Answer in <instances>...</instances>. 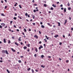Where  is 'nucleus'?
Returning a JSON list of instances; mask_svg holds the SVG:
<instances>
[{
	"mask_svg": "<svg viewBox=\"0 0 73 73\" xmlns=\"http://www.w3.org/2000/svg\"><path fill=\"white\" fill-rule=\"evenodd\" d=\"M1 25H2L3 26V27H5V24L4 23H1Z\"/></svg>",
	"mask_w": 73,
	"mask_h": 73,
	"instance_id": "nucleus-2",
	"label": "nucleus"
},
{
	"mask_svg": "<svg viewBox=\"0 0 73 73\" xmlns=\"http://www.w3.org/2000/svg\"><path fill=\"white\" fill-rule=\"evenodd\" d=\"M58 37V35L54 36V37H55V38H57V37Z\"/></svg>",
	"mask_w": 73,
	"mask_h": 73,
	"instance_id": "nucleus-18",
	"label": "nucleus"
},
{
	"mask_svg": "<svg viewBox=\"0 0 73 73\" xmlns=\"http://www.w3.org/2000/svg\"><path fill=\"white\" fill-rule=\"evenodd\" d=\"M33 12H34L35 13L36 12V10H34Z\"/></svg>",
	"mask_w": 73,
	"mask_h": 73,
	"instance_id": "nucleus-42",
	"label": "nucleus"
},
{
	"mask_svg": "<svg viewBox=\"0 0 73 73\" xmlns=\"http://www.w3.org/2000/svg\"><path fill=\"white\" fill-rule=\"evenodd\" d=\"M52 6L54 7V8H56V5H54V4L52 5Z\"/></svg>",
	"mask_w": 73,
	"mask_h": 73,
	"instance_id": "nucleus-14",
	"label": "nucleus"
},
{
	"mask_svg": "<svg viewBox=\"0 0 73 73\" xmlns=\"http://www.w3.org/2000/svg\"><path fill=\"white\" fill-rule=\"evenodd\" d=\"M66 23H67V20H66L65 21V22Z\"/></svg>",
	"mask_w": 73,
	"mask_h": 73,
	"instance_id": "nucleus-41",
	"label": "nucleus"
},
{
	"mask_svg": "<svg viewBox=\"0 0 73 73\" xmlns=\"http://www.w3.org/2000/svg\"><path fill=\"white\" fill-rule=\"evenodd\" d=\"M3 41H4V43H6V40L5 38L4 39Z\"/></svg>",
	"mask_w": 73,
	"mask_h": 73,
	"instance_id": "nucleus-7",
	"label": "nucleus"
},
{
	"mask_svg": "<svg viewBox=\"0 0 73 73\" xmlns=\"http://www.w3.org/2000/svg\"><path fill=\"white\" fill-rule=\"evenodd\" d=\"M2 53H4H4H5V50H2Z\"/></svg>",
	"mask_w": 73,
	"mask_h": 73,
	"instance_id": "nucleus-9",
	"label": "nucleus"
},
{
	"mask_svg": "<svg viewBox=\"0 0 73 73\" xmlns=\"http://www.w3.org/2000/svg\"><path fill=\"white\" fill-rule=\"evenodd\" d=\"M22 35H25V34L23 32L22 33Z\"/></svg>",
	"mask_w": 73,
	"mask_h": 73,
	"instance_id": "nucleus-54",
	"label": "nucleus"
},
{
	"mask_svg": "<svg viewBox=\"0 0 73 73\" xmlns=\"http://www.w3.org/2000/svg\"><path fill=\"white\" fill-rule=\"evenodd\" d=\"M41 67H42V68H45V66H43V65H42L41 66Z\"/></svg>",
	"mask_w": 73,
	"mask_h": 73,
	"instance_id": "nucleus-22",
	"label": "nucleus"
},
{
	"mask_svg": "<svg viewBox=\"0 0 73 73\" xmlns=\"http://www.w3.org/2000/svg\"><path fill=\"white\" fill-rule=\"evenodd\" d=\"M12 38H13V39H14L15 38V37H14V36H12Z\"/></svg>",
	"mask_w": 73,
	"mask_h": 73,
	"instance_id": "nucleus-58",
	"label": "nucleus"
},
{
	"mask_svg": "<svg viewBox=\"0 0 73 73\" xmlns=\"http://www.w3.org/2000/svg\"><path fill=\"white\" fill-rule=\"evenodd\" d=\"M12 50V51H13L14 52H15L16 50H14V49H13V48H12L11 49Z\"/></svg>",
	"mask_w": 73,
	"mask_h": 73,
	"instance_id": "nucleus-4",
	"label": "nucleus"
},
{
	"mask_svg": "<svg viewBox=\"0 0 73 73\" xmlns=\"http://www.w3.org/2000/svg\"><path fill=\"white\" fill-rule=\"evenodd\" d=\"M18 17L19 18H20V19H22V18H21V17H20L19 16H18Z\"/></svg>",
	"mask_w": 73,
	"mask_h": 73,
	"instance_id": "nucleus-36",
	"label": "nucleus"
},
{
	"mask_svg": "<svg viewBox=\"0 0 73 73\" xmlns=\"http://www.w3.org/2000/svg\"><path fill=\"white\" fill-rule=\"evenodd\" d=\"M31 68H29L28 69H27V70L29 71L30 70H31Z\"/></svg>",
	"mask_w": 73,
	"mask_h": 73,
	"instance_id": "nucleus-23",
	"label": "nucleus"
},
{
	"mask_svg": "<svg viewBox=\"0 0 73 73\" xmlns=\"http://www.w3.org/2000/svg\"><path fill=\"white\" fill-rule=\"evenodd\" d=\"M23 31L25 32H27V30L25 29H24Z\"/></svg>",
	"mask_w": 73,
	"mask_h": 73,
	"instance_id": "nucleus-16",
	"label": "nucleus"
},
{
	"mask_svg": "<svg viewBox=\"0 0 73 73\" xmlns=\"http://www.w3.org/2000/svg\"><path fill=\"white\" fill-rule=\"evenodd\" d=\"M46 38L47 39V40H49V37H48V36L46 35L45 36Z\"/></svg>",
	"mask_w": 73,
	"mask_h": 73,
	"instance_id": "nucleus-6",
	"label": "nucleus"
},
{
	"mask_svg": "<svg viewBox=\"0 0 73 73\" xmlns=\"http://www.w3.org/2000/svg\"><path fill=\"white\" fill-rule=\"evenodd\" d=\"M5 53L6 54H9V53H8V51L7 50H6L5 51Z\"/></svg>",
	"mask_w": 73,
	"mask_h": 73,
	"instance_id": "nucleus-10",
	"label": "nucleus"
},
{
	"mask_svg": "<svg viewBox=\"0 0 73 73\" xmlns=\"http://www.w3.org/2000/svg\"><path fill=\"white\" fill-rule=\"evenodd\" d=\"M44 7H46V4H44Z\"/></svg>",
	"mask_w": 73,
	"mask_h": 73,
	"instance_id": "nucleus-34",
	"label": "nucleus"
},
{
	"mask_svg": "<svg viewBox=\"0 0 73 73\" xmlns=\"http://www.w3.org/2000/svg\"><path fill=\"white\" fill-rule=\"evenodd\" d=\"M61 9L62 10H63V9H64V8L63 7L61 8Z\"/></svg>",
	"mask_w": 73,
	"mask_h": 73,
	"instance_id": "nucleus-59",
	"label": "nucleus"
},
{
	"mask_svg": "<svg viewBox=\"0 0 73 73\" xmlns=\"http://www.w3.org/2000/svg\"><path fill=\"white\" fill-rule=\"evenodd\" d=\"M17 4V3H16V4L14 5L15 7H16V5Z\"/></svg>",
	"mask_w": 73,
	"mask_h": 73,
	"instance_id": "nucleus-31",
	"label": "nucleus"
},
{
	"mask_svg": "<svg viewBox=\"0 0 73 73\" xmlns=\"http://www.w3.org/2000/svg\"><path fill=\"white\" fill-rule=\"evenodd\" d=\"M35 50L36 52H38V50H37V48H36L35 49Z\"/></svg>",
	"mask_w": 73,
	"mask_h": 73,
	"instance_id": "nucleus-17",
	"label": "nucleus"
},
{
	"mask_svg": "<svg viewBox=\"0 0 73 73\" xmlns=\"http://www.w3.org/2000/svg\"><path fill=\"white\" fill-rule=\"evenodd\" d=\"M33 25H36V24L35 23H33Z\"/></svg>",
	"mask_w": 73,
	"mask_h": 73,
	"instance_id": "nucleus-45",
	"label": "nucleus"
},
{
	"mask_svg": "<svg viewBox=\"0 0 73 73\" xmlns=\"http://www.w3.org/2000/svg\"><path fill=\"white\" fill-rule=\"evenodd\" d=\"M13 19L14 20H16L17 19V18H16V17H14Z\"/></svg>",
	"mask_w": 73,
	"mask_h": 73,
	"instance_id": "nucleus-30",
	"label": "nucleus"
},
{
	"mask_svg": "<svg viewBox=\"0 0 73 73\" xmlns=\"http://www.w3.org/2000/svg\"><path fill=\"white\" fill-rule=\"evenodd\" d=\"M41 48H43V47L42 45H40V46L39 47V49L40 50Z\"/></svg>",
	"mask_w": 73,
	"mask_h": 73,
	"instance_id": "nucleus-1",
	"label": "nucleus"
},
{
	"mask_svg": "<svg viewBox=\"0 0 73 73\" xmlns=\"http://www.w3.org/2000/svg\"><path fill=\"white\" fill-rule=\"evenodd\" d=\"M41 27L42 28H45V26H44L43 25H42L41 26Z\"/></svg>",
	"mask_w": 73,
	"mask_h": 73,
	"instance_id": "nucleus-19",
	"label": "nucleus"
},
{
	"mask_svg": "<svg viewBox=\"0 0 73 73\" xmlns=\"http://www.w3.org/2000/svg\"><path fill=\"white\" fill-rule=\"evenodd\" d=\"M31 16H32V17H33V19H35V15H33V14H32Z\"/></svg>",
	"mask_w": 73,
	"mask_h": 73,
	"instance_id": "nucleus-3",
	"label": "nucleus"
},
{
	"mask_svg": "<svg viewBox=\"0 0 73 73\" xmlns=\"http://www.w3.org/2000/svg\"><path fill=\"white\" fill-rule=\"evenodd\" d=\"M32 2L33 3H35V0H33L32 1Z\"/></svg>",
	"mask_w": 73,
	"mask_h": 73,
	"instance_id": "nucleus-62",
	"label": "nucleus"
},
{
	"mask_svg": "<svg viewBox=\"0 0 73 73\" xmlns=\"http://www.w3.org/2000/svg\"><path fill=\"white\" fill-rule=\"evenodd\" d=\"M68 6H69L70 5V4H69V3H68Z\"/></svg>",
	"mask_w": 73,
	"mask_h": 73,
	"instance_id": "nucleus-57",
	"label": "nucleus"
},
{
	"mask_svg": "<svg viewBox=\"0 0 73 73\" xmlns=\"http://www.w3.org/2000/svg\"><path fill=\"white\" fill-rule=\"evenodd\" d=\"M2 28V26H1V25H0V28L1 29V28Z\"/></svg>",
	"mask_w": 73,
	"mask_h": 73,
	"instance_id": "nucleus-44",
	"label": "nucleus"
},
{
	"mask_svg": "<svg viewBox=\"0 0 73 73\" xmlns=\"http://www.w3.org/2000/svg\"><path fill=\"white\" fill-rule=\"evenodd\" d=\"M37 36V35H35V36H34V37H35V38H36V37Z\"/></svg>",
	"mask_w": 73,
	"mask_h": 73,
	"instance_id": "nucleus-49",
	"label": "nucleus"
},
{
	"mask_svg": "<svg viewBox=\"0 0 73 73\" xmlns=\"http://www.w3.org/2000/svg\"><path fill=\"white\" fill-rule=\"evenodd\" d=\"M40 25H42V22H41L40 23Z\"/></svg>",
	"mask_w": 73,
	"mask_h": 73,
	"instance_id": "nucleus-52",
	"label": "nucleus"
},
{
	"mask_svg": "<svg viewBox=\"0 0 73 73\" xmlns=\"http://www.w3.org/2000/svg\"><path fill=\"white\" fill-rule=\"evenodd\" d=\"M39 33L40 34H41V33L40 32V31H39Z\"/></svg>",
	"mask_w": 73,
	"mask_h": 73,
	"instance_id": "nucleus-56",
	"label": "nucleus"
},
{
	"mask_svg": "<svg viewBox=\"0 0 73 73\" xmlns=\"http://www.w3.org/2000/svg\"><path fill=\"white\" fill-rule=\"evenodd\" d=\"M21 45H23V43L22 42H21Z\"/></svg>",
	"mask_w": 73,
	"mask_h": 73,
	"instance_id": "nucleus-63",
	"label": "nucleus"
},
{
	"mask_svg": "<svg viewBox=\"0 0 73 73\" xmlns=\"http://www.w3.org/2000/svg\"><path fill=\"white\" fill-rule=\"evenodd\" d=\"M7 28V26H6V27H4V28Z\"/></svg>",
	"mask_w": 73,
	"mask_h": 73,
	"instance_id": "nucleus-60",
	"label": "nucleus"
},
{
	"mask_svg": "<svg viewBox=\"0 0 73 73\" xmlns=\"http://www.w3.org/2000/svg\"><path fill=\"white\" fill-rule=\"evenodd\" d=\"M27 47L26 46H25L23 47V49H25V50L26 49H27Z\"/></svg>",
	"mask_w": 73,
	"mask_h": 73,
	"instance_id": "nucleus-11",
	"label": "nucleus"
},
{
	"mask_svg": "<svg viewBox=\"0 0 73 73\" xmlns=\"http://www.w3.org/2000/svg\"><path fill=\"white\" fill-rule=\"evenodd\" d=\"M44 40L45 41L44 42H46L47 41V40H46V38H45V39H44Z\"/></svg>",
	"mask_w": 73,
	"mask_h": 73,
	"instance_id": "nucleus-15",
	"label": "nucleus"
},
{
	"mask_svg": "<svg viewBox=\"0 0 73 73\" xmlns=\"http://www.w3.org/2000/svg\"><path fill=\"white\" fill-rule=\"evenodd\" d=\"M31 70L32 73H34V70H33V69H32Z\"/></svg>",
	"mask_w": 73,
	"mask_h": 73,
	"instance_id": "nucleus-37",
	"label": "nucleus"
},
{
	"mask_svg": "<svg viewBox=\"0 0 73 73\" xmlns=\"http://www.w3.org/2000/svg\"><path fill=\"white\" fill-rule=\"evenodd\" d=\"M48 58H51V56H48Z\"/></svg>",
	"mask_w": 73,
	"mask_h": 73,
	"instance_id": "nucleus-46",
	"label": "nucleus"
},
{
	"mask_svg": "<svg viewBox=\"0 0 73 73\" xmlns=\"http://www.w3.org/2000/svg\"><path fill=\"white\" fill-rule=\"evenodd\" d=\"M17 32H19V29H17Z\"/></svg>",
	"mask_w": 73,
	"mask_h": 73,
	"instance_id": "nucleus-53",
	"label": "nucleus"
},
{
	"mask_svg": "<svg viewBox=\"0 0 73 73\" xmlns=\"http://www.w3.org/2000/svg\"><path fill=\"white\" fill-rule=\"evenodd\" d=\"M58 26L59 27H60V22H58Z\"/></svg>",
	"mask_w": 73,
	"mask_h": 73,
	"instance_id": "nucleus-21",
	"label": "nucleus"
},
{
	"mask_svg": "<svg viewBox=\"0 0 73 73\" xmlns=\"http://www.w3.org/2000/svg\"><path fill=\"white\" fill-rule=\"evenodd\" d=\"M15 45H17V46H18V45H19V44H18V43L17 42H15Z\"/></svg>",
	"mask_w": 73,
	"mask_h": 73,
	"instance_id": "nucleus-13",
	"label": "nucleus"
},
{
	"mask_svg": "<svg viewBox=\"0 0 73 73\" xmlns=\"http://www.w3.org/2000/svg\"><path fill=\"white\" fill-rule=\"evenodd\" d=\"M47 25L49 26H50V27H52V25H50V23H47Z\"/></svg>",
	"mask_w": 73,
	"mask_h": 73,
	"instance_id": "nucleus-5",
	"label": "nucleus"
},
{
	"mask_svg": "<svg viewBox=\"0 0 73 73\" xmlns=\"http://www.w3.org/2000/svg\"><path fill=\"white\" fill-rule=\"evenodd\" d=\"M12 23H13V22L12 21H11L10 24H12Z\"/></svg>",
	"mask_w": 73,
	"mask_h": 73,
	"instance_id": "nucleus-48",
	"label": "nucleus"
},
{
	"mask_svg": "<svg viewBox=\"0 0 73 73\" xmlns=\"http://www.w3.org/2000/svg\"><path fill=\"white\" fill-rule=\"evenodd\" d=\"M34 56L35 57H36V56H37V54H35L34 55Z\"/></svg>",
	"mask_w": 73,
	"mask_h": 73,
	"instance_id": "nucleus-38",
	"label": "nucleus"
},
{
	"mask_svg": "<svg viewBox=\"0 0 73 73\" xmlns=\"http://www.w3.org/2000/svg\"><path fill=\"white\" fill-rule=\"evenodd\" d=\"M29 48H28V49H27V52H29L30 51L29 50Z\"/></svg>",
	"mask_w": 73,
	"mask_h": 73,
	"instance_id": "nucleus-28",
	"label": "nucleus"
},
{
	"mask_svg": "<svg viewBox=\"0 0 73 73\" xmlns=\"http://www.w3.org/2000/svg\"><path fill=\"white\" fill-rule=\"evenodd\" d=\"M7 8V6H6L5 7V9H6Z\"/></svg>",
	"mask_w": 73,
	"mask_h": 73,
	"instance_id": "nucleus-40",
	"label": "nucleus"
},
{
	"mask_svg": "<svg viewBox=\"0 0 73 73\" xmlns=\"http://www.w3.org/2000/svg\"><path fill=\"white\" fill-rule=\"evenodd\" d=\"M28 17H30V16H29V15H28Z\"/></svg>",
	"mask_w": 73,
	"mask_h": 73,
	"instance_id": "nucleus-64",
	"label": "nucleus"
},
{
	"mask_svg": "<svg viewBox=\"0 0 73 73\" xmlns=\"http://www.w3.org/2000/svg\"><path fill=\"white\" fill-rule=\"evenodd\" d=\"M44 56L43 55H42L41 56V58H44Z\"/></svg>",
	"mask_w": 73,
	"mask_h": 73,
	"instance_id": "nucleus-24",
	"label": "nucleus"
},
{
	"mask_svg": "<svg viewBox=\"0 0 73 73\" xmlns=\"http://www.w3.org/2000/svg\"><path fill=\"white\" fill-rule=\"evenodd\" d=\"M18 62H19V63H21V61L19 60L18 61Z\"/></svg>",
	"mask_w": 73,
	"mask_h": 73,
	"instance_id": "nucleus-25",
	"label": "nucleus"
},
{
	"mask_svg": "<svg viewBox=\"0 0 73 73\" xmlns=\"http://www.w3.org/2000/svg\"><path fill=\"white\" fill-rule=\"evenodd\" d=\"M51 10H53V7H51L50 8Z\"/></svg>",
	"mask_w": 73,
	"mask_h": 73,
	"instance_id": "nucleus-33",
	"label": "nucleus"
},
{
	"mask_svg": "<svg viewBox=\"0 0 73 73\" xmlns=\"http://www.w3.org/2000/svg\"><path fill=\"white\" fill-rule=\"evenodd\" d=\"M71 30H72V31H73V27H72L71 28Z\"/></svg>",
	"mask_w": 73,
	"mask_h": 73,
	"instance_id": "nucleus-61",
	"label": "nucleus"
},
{
	"mask_svg": "<svg viewBox=\"0 0 73 73\" xmlns=\"http://www.w3.org/2000/svg\"><path fill=\"white\" fill-rule=\"evenodd\" d=\"M39 44H41V43H42V42H41V41H40L39 42H38Z\"/></svg>",
	"mask_w": 73,
	"mask_h": 73,
	"instance_id": "nucleus-35",
	"label": "nucleus"
},
{
	"mask_svg": "<svg viewBox=\"0 0 73 73\" xmlns=\"http://www.w3.org/2000/svg\"><path fill=\"white\" fill-rule=\"evenodd\" d=\"M28 45L29 47H30V44H28Z\"/></svg>",
	"mask_w": 73,
	"mask_h": 73,
	"instance_id": "nucleus-39",
	"label": "nucleus"
},
{
	"mask_svg": "<svg viewBox=\"0 0 73 73\" xmlns=\"http://www.w3.org/2000/svg\"><path fill=\"white\" fill-rule=\"evenodd\" d=\"M25 15L26 16H28V13H26L25 14Z\"/></svg>",
	"mask_w": 73,
	"mask_h": 73,
	"instance_id": "nucleus-29",
	"label": "nucleus"
},
{
	"mask_svg": "<svg viewBox=\"0 0 73 73\" xmlns=\"http://www.w3.org/2000/svg\"><path fill=\"white\" fill-rule=\"evenodd\" d=\"M7 72L8 73H10V72L9 71V70L8 69L7 70Z\"/></svg>",
	"mask_w": 73,
	"mask_h": 73,
	"instance_id": "nucleus-20",
	"label": "nucleus"
},
{
	"mask_svg": "<svg viewBox=\"0 0 73 73\" xmlns=\"http://www.w3.org/2000/svg\"><path fill=\"white\" fill-rule=\"evenodd\" d=\"M63 6V5H60V7H62Z\"/></svg>",
	"mask_w": 73,
	"mask_h": 73,
	"instance_id": "nucleus-50",
	"label": "nucleus"
},
{
	"mask_svg": "<svg viewBox=\"0 0 73 73\" xmlns=\"http://www.w3.org/2000/svg\"><path fill=\"white\" fill-rule=\"evenodd\" d=\"M69 60H67L66 61V62H69Z\"/></svg>",
	"mask_w": 73,
	"mask_h": 73,
	"instance_id": "nucleus-43",
	"label": "nucleus"
},
{
	"mask_svg": "<svg viewBox=\"0 0 73 73\" xmlns=\"http://www.w3.org/2000/svg\"><path fill=\"white\" fill-rule=\"evenodd\" d=\"M61 44H62V43H61V42H59V45H61Z\"/></svg>",
	"mask_w": 73,
	"mask_h": 73,
	"instance_id": "nucleus-47",
	"label": "nucleus"
},
{
	"mask_svg": "<svg viewBox=\"0 0 73 73\" xmlns=\"http://www.w3.org/2000/svg\"><path fill=\"white\" fill-rule=\"evenodd\" d=\"M10 43H11V41L10 40H9L8 42V43L9 44Z\"/></svg>",
	"mask_w": 73,
	"mask_h": 73,
	"instance_id": "nucleus-27",
	"label": "nucleus"
},
{
	"mask_svg": "<svg viewBox=\"0 0 73 73\" xmlns=\"http://www.w3.org/2000/svg\"><path fill=\"white\" fill-rule=\"evenodd\" d=\"M68 10H70L71 9V7H69L68 8Z\"/></svg>",
	"mask_w": 73,
	"mask_h": 73,
	"instance_id": "nucleus-32",
	"label": "nucleus"
},
{
	"mask_svg": "<svg viewBox=\"0 0 73 73\" xmlns=\"http://www.w3.org/2000/svg\"><path fill=\"white\" fill-rule=\"evenodd\" d=\"M1 15L2 16H5V15L3 13H1Z\"/></svg>",
	"mask_w": 73,
	"mask_h": 73,
	"instance_id": "nucleus-12",
	"label": "nucleus"
},
{
	"mask_svg": "<svg viewBox=\"0 0 73 73\" xmlns=\"http://www.w3.org/2000/svg\"><path fill=\"white\" fill-rule=\"evenodd\" d=\"M66 8H64V12H66Z\"/></svg>",
	"mask_w": 73,
	"mask_h": 73,
	"instance_id": "nucleus-8",
	"label": "nucleus"
},
{
	"mask_svg": "<svg viewBox=\"0 0 73 73\" xmlns=\"http://www.w3.org/2000/svg\"><path fill=\"white\" fill-rule=\"evenodd\" d=\"M68 37H69V36H70V34H68Z\"/></svg>",
	"mask_w": 73,
	"mask_h": 73,
	"instance_id": "nucleus-55",
	"label": "nucleus"
},
{
	"mask_svg": "<svg viewBox=\"0 0 73 73\" xmlns=\"http://www.w3.org/2000/svg\"><path fill=\"white\" fill-rule=\"evenodd\" d=\"M19 7L21 9L22 8V7H21V5H19Z\"/></svg>",
	"mask_w": 73,
	"mask_h": 73,
	"instance_id": "nucleus-26",
	"label": "nucleus"
},
{
	"mask_svg": "<svg viewBox=\"0 0 73 73\" xmlns=\"http://www.w3.org/2000/svg\"><path fill=\"white\" fill-rule=\"evenodd\" d=\"M13 27H14V28H16V25H14L13 26Z\"/></svg>",
	"mask_w": 73,
	"mask_h": 73,
	"instance_id": "nucleus-51",
	"label": "nucleus"
}]
</instances>
